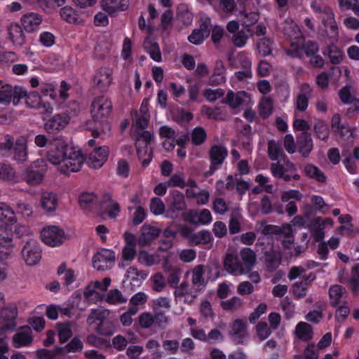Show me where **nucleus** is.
<instances>
[{
	"label": "nucleus",
	"instance_id": "6",
	"mask_svg": "<svg viewBox=\"0 0 359 359\" xmlns=\"http://www.w3.org/2000/svg\"><path fill=\"white\" fill-rule=\"evenodd\" d=\"M82 347L81 341L75 337L64 347L57 346L53 350L39 349L36 351V355L39 359H55L58 355L76 352L81 350Z\"/></svg>",
	"mask_w": 359,
	"mask_h": 359
},
{
	"label": "nucleus",
	"instance_id": "61",
	"mask_svg": "<svg viewBox=\"0 0 359 359\" xmlns=\"http://www.w3.org/2000/svg\"><path fill=\"white\" fill-rule=\"evenodd\" d=\"M163 347L166 352L174 355L176 354L180 349V343L176 339H167L163 341Z\"/></svg>",
	"mask_w": 359,
	"mask_h": 359
},
{
	"label": "nucleus",
	"instance_id": "13",
	"mask_svg": "<svg viewBox=\"0 0 359 359\" xmlns=\"http://www.w3.org/2000/svg\"><path fill=\"white\" fill-rule=\"evenodd\" d=\"M41 236L46 244L54 247L62 243L65 233L58 226H52L44 228L41 232Z\"/></svg>",
	"mask_w": 359,
	"mask_h": 359
},
{
	"label": "nucleus",
	"instance_id": "52",
	"mask_svg": "<svg viewBox=\"0 0 359 359\" xmlns=\"http://www.w3.org/2000/svg\"><path fill=\"white\" fill-rule=\"evenodd\" d=\"M207 138V133L203 127L195 128L191 134V142L195 146L201 145Z\"/></svg>",
	"mask_w": 359,
	"mask_h": 359
},
{
	"label": "nucleus",
	"instance_id": "28",
	"mask_svg": "<svg viewBox=\"0 0 359 359\" xmlns=\"http://www.w3.org/2000/svg\"><path fill=\"white\" fill-rule=\"evenodd\" d=\"M42 16L36 13H28L21 18L24 29L28 32L35 31L42 22Z\"/></svg>",
	"mask_w": 359,
	"mask_h": 359
},
{
	"label": "nucleus",
	"instance_id": "11",
	"mask_svg": "<svg viewBox=\"0 0 359 359\" xmlns=\"http://www.w3.org/2000/svg\"><path fill=\"white\" fill-rule=\"evenodd\" d=\"M208 155L210 165L209 170L205 173L206 177L212 175L223 164L228 155V151L226 147L215 144L211 147Z\"/></svg>",
	"mask_w": 359,
	"mask_h": 359
},
{
	"label": "nucleus",
	"instance_id": "29",
	"mask_svg": "<svg viewBox=\"0 0 359 359\" xmlns=\"http://www.w3.org/2000/svg\"><path fill=\"white\" fill-rule=\"evenodd\" d=\"M297 144L299 147V152L304 158L309 156L313 149V141L309 133H302L297 137Z\"/></svg>",
	"mask_w": 359,
	"mask_h": 359
},
{
	"label": "nucleus",
	"instance_id": "12",
	"mask_svg": "<svg viewBox=\"0 0 359 359\" xmlns=\"http://www.w3.org/2000/svg\"><path fill=\"white\" fill-rule=\"evenodd\" d=\"M224 265L226 271L234 276L246 274L249 272V268L243 264L241 258L232 253L226 255Z\"/></svg>",
	"mask_w": 359,
	"mask_h": 359
},
{
	"label": "nucleus",
	"instance_id": "35",
	"mask_svg": "<svg viewBox=\"0 0 359 359\" xmlns=\"http://www.w3.org/2000/svg\"><path fill=\"white\" fill-rule=\"evenodd\" d=\"M0 180L17 183L19 178L14 168L9 163L0 162Z\"/></svg>",
	"mask_w": 359,
	"mask_h": 359
},
{
	"label": "nucleus",
	"instance_id": "53",
	"mask_svg": "<svg viewBox=\"0 0 359 359\" xmlns=\"http://www.w3.org/2000/svg\"><path fill=\"white\" fill-rule=\"evenodd\" d=\"M151 287L156 292H161L164 290L166 285V282L164 276L161 273H156L154 274L151 278Z\"/></svg>",
	"mask_w": 359,
	"mask_h": 359
},
{
	"label": "nucleus",
	"instance_id": "27",
	"mask_svg": "<svg viewBox=\"0 0 359 359\" xmlns=\"http://www.w3.org/2000/svg\"><path fill=\"white\" fill-rule=\"evenodd\" d=\"M12 233L5 228H0V255L6 257L11 255L13 251Z\"/></svg>",
	"mask_w": 359,
	"mask_h": 359
},
{
	"label": "nucleus",
	"instance_id": "37",
	"mask_svg": "<svg viewBox=\"0 0 359 359\" xmlns=\"http://www.w3.org/2000/svg\"><path fill=\"white\" fill-rule=\"evenodd\" d=\"M41 205L48 212H54L57 207V197L53 192H43L41 198Z\"/></svg>",
	"mask_w": 359,
	"mask_h": 359
},
{
	"label": "nucleus",
	"instance_id": "18",
	"mask_svg": "<svg viewBox=\"0 0 359 359\" xmlns=\"http://www.w3.org/2000/svg\"><path fill=\"white\" fill-rule=\"evenodd\" d=\"M17 316L18 308L14 304H9L8 306L2 309L1 316L5 320V323L1 328L3 332L13 330L15 327V318Z\"/></svg>",
	"mask_w": 359,
	"mask_h": 359
},
{
	"label": "nucleus",
	"instance_id": "20",
	"mask_svg": "<svg viewBox=\"0 0 359 359\" xmlns=\"http://www.w3.org/2000/svg\"><path fill=\"white\" fill-rule=\"evenodd\" d=\"M313 88L308 83H303L300 86V91L294 101L296 111H305L308 107L309 100L311 96Z\"/></svg>",
	"mask_w": 359,
	"mask_h": 359
},
{
	"label": "nucleus",
	"instance_id": "33",
	"mask_svg": "<svg viewBox=\"0 0 359 359\" xmlns=\"http://www.w3.org/2000/svg\"><path fill=\"white\" fill-rule=\"evenodd\" d=\"M247 322L244 319H236L231 325L230 334L238 344L246 335Z\"/></svg>",
	"mask_w": 359,
	"mask_h": 359
},
{
	"label": "nucleus",
	"instance_id": "49",
	"mask_svg": "<svg viewBox=\"0 0 359 359\" xmlns=\"http://www.w3.org/2000/svg\"><path fill=\"white\" fill-rule=\"evenodd\" d=\"M60 14L61 18L69 23L79 24L80 22L79 15L75 11L69 6H65L61 8Z\"/></svg>",
	"mask_w": 359,
	"mask_h": 359
},
{
	"label": "nucleus",
	"instance_id": "56",
	"mask_svg": "<svg viewBox=\"0 0 359 359\" xmlns=\"http://www.w3.org/2000/svg\"><path fill=\"white\" fill-rule=\"evenodd\" d=\"M273 111V102L270 97H264L259 103V113L264 118H267Z\"/></svg>",
	"mask_w": 359,
	"mask_h": 359
},
{
	"label": "nucleus",
	"instance_id": "22",
	"mask_svg": "<svg viewBox=\"0 0 359 359\" xmlns=\"http://www.w3.org/2000/svg\"><path fill=\"white\" fill-rule=\"evenodd\" d=\"M111 82L112 70L110 68L102 67L94 76L93 83L100 90H107Z\"/></svg>",
	"mask_w": 359,
	"mask_h": 359
},
{
	"label": "nucleus",
	"instance_id": "34",
	"mask_svg": "<svg viewBox=\"0 0 359 359\" xmlns=\"http://www.w3.org/2000/svg\"><path fill=\"white\" fill-rule=\"evenodd\" d=\"M248 98V95L244 91H239L235 93L231 90L226 94L223 102L228 104L230 107L236 109L246 102Z\"/></svg>",
	"mask_w": 359,
	"mask_h": 359
},
{
	"label": "nucleus",
	"instance_id": "44",
	"mask_svg": "<svg viewBox=\"0 0 359 359\" xmlns=\"http://www.w3.org/2000/svg\"><path fill=\"white\" fill-rule=\"evenodd\" d=\"M304 172L306 176L315 179L319 182H326V176L324 172L313 164H306L304 167Z\"/></svg>",
	"mask_w": 359,
	"mask_h": 359
},
{
	"label": "nucleus",
	"instance_id": "17",
	"mask_svg": "<svg viewBox=\"0 0 359 359\" xmlns=\"http://www.w3.org/2000/svg\"><path fill=\"white\" fill-rule=\"evenodd\" d=\"M115 259L114 252L110 250L102 249L93 257V265L97 271L104 270L108 263H111Z\"/></svg>",
	"mask_w": 359,
	"mask_h": 359
},
{
	"label": "nucleus",
	"instance_id": "39",
	"mask_svg": "<svg viewBox=\"0 0 359 359\" xmlns=\"http://www.w3.org/2000/svg\"><path fill=\"white\" fill-rule=\"evenodd\" d=\"M347 294L344 287L339 285H334L330 287L329 290V296L330 304L333 306H337L341 301V299Z\"/></svg>",
	"mask_w": 359,
	"mask_h": 359
},
{
	"label": "nucleus",
	"instance_id": "40",
	"mask_svg": "<svg viewBox=\"0 0 359 359\" xmlns=\"http://www.w3.org/2000/svg\"><path fill=\"white\" fill-rule=\"evenodd\" d=\"M295 333L297 337L304 341H310L313 338L312 327L304 322L299 323L297 325Z\"/></svg>",
	"mask_w": 359,
	"mask_h": 359
},
{
	"label": "nucleus",
	"instance_id": "38",
	"mask_svg": "<svg viewBox=\"0 0 359 359\" xmlns=\"http://www.w3.org/2000/svg\"><path fill=\"white\" fill-rule=\"evenodd\" d=\"M0 220L6 224H13L17 222L14 210L6 203H0Z\"/></svg>",
	"mask_w": 359,
	"mask_h": 359
},
{
	"label": "nucleus",
	"instance_id": "26",
	"mask_svg": "<svg viewBox=\"0 0 359 359\" xmlns=\"http://www.w3.org/2000/svg\"><path fill=\"white\" fill-rule=\"evenodd\" d=\"M32 330L29 326L20 327L13 337V344L15 348L29 346L32 341Z\"/></svg>",
	"mask_w": 359,
	"mask_h": 359
},
{
	"label": "nucleus",
	"instance_id": "32",
	"mask_svg": "<svg viewBox=\"0 0 359 359\" xmlns=\"http://www.w3.org/2000/svg\"><path fill=\"white\" fill-rule=\"evenodd\" d=\"M9 39L13 43L22 46L25 43V36L22 27L17 23H11L7 27Z\"/></svg>",
	"mask_w": 359,
	"mask_h": 359
},
{
	"label": "nucleus",
	"instance_id": "8",
	"mask_svg": "<svg viewBox=\"0 0 359 359\" xmlns=\"http://www.w3.org/2000/svg\"><path fill=\"white\" fill-rule=\"evenodd\" d=\"M27 97V91L20 86L5 84L0 88V104L8 105L11 102L16 105L20 100Z\"/></svg>",
	"mask_w": 359,
	"mask_h": 359
},
{
	"label": "nucleus",
	"instance_id": "3",
	"mask_svg": "<svg viewBox=\"0 0 359 359\" xmlns=\"http://www.w3.org/2000/svg\"><path fill=\"white\" fill-rule=\"evenodd\" d=\"M46 171V161L43 158H39L22 170L20 179L29 186L36 187L43 183Z\"/></svg>",
	"mask_w": 359,
	"mask_h": 359
},
{
	"label": "nucleus",
	"instance_id": "63",
	"mask_svg": "<svg viewBox=\"0 0 359 359\" xmlns=\"http://www.w3.org/2000/svg\"><path fill=\"white\" fill-rule=\"evenodd\" d=\"M195 349V343L192 339L187 337L182 340L180 351L182 353L191 355H193L194 350Z\"/></svg>",
	"mask_w": 359,
	"mask_h": 359
},
{
	"label": "nucleus",
	"instance_id": "5",
	"mask_svg": "<svg viewBox=\"0 0 359 359\" xmlns=\"http://www.w3.org/2000/svg\"><path fill=\"white\" fill-rule=\"evenodd\" d=\"M50 149L48 151V161L53 165L61 164L64 158L67 155L69 147L62 137H57L50 140Z\"/></svg>",
	"mask_w": 359,
	"mask_h": 359
},
{
	"label": "nucleus",
	"instance_id": "51",
	"mask_svg": "<svg viewBox=\"0 0 359 359\" xmlns=\"http://www.w3.org/2000/svg\"><path fill=\"white\" fill-rule=\"evenodd\" d=\"M266 269L269 271H275L280 265V260L273 251H269L264 255Z\"/></svg>",
	"mask_w": 359,
	"mask_h": 359
},
{
	"label": "nucleus",
	"instance_id": "46",
	"mask_svg": "<svg viewBox=\"0 0 359 359\" xmlns=\"http://www.w3.org/2000/svg\"><path fill=\"white\" fill-rule=\"evenodd\" d=\"M267 151L269 158L272 161H276L284 156L281 144L273 140L269 141Z\"/></svg>",
	"mask_w": 359,
	"mask_h": 359
},
{
	"label": "nucleus",
	"instance_id": "10",
	"mask_svg": "<svg viewBox=\"0 0 359 359\" xmlns=\"http://www.w3.org/2000/svg\"><path fill=\"white\" fill-rule=\"evenodd\" d=\"M22 257L28 266H34L39 263L41 258V251L37 241L34 239H28L23 246Z\"/></svg>",
	"mask_w": 359,
	"mask_h": 359
},
{
	"label": "nucleus",
	"instance_id": "57",
	"mask_svg": "<svg viewBox=\"0 0 359 359\" xmlns=\"http://www.w3.org/2000/svg\"><path fill=\"white\" fill-rule=\"evenodd\" d=\"M272 41L269 38L260 39L257 43V49L263 57H266L271 53Z\"/></svg>",
	"mask_w": 359,
	"mask_h": 359
},
{
	"label": "nucleus",
	"instance_id": "24",
	"mask_svg": "<svg viewBox=\"0 0 359 359\" xmlns=\"http://www.w3.org/2000/svg\"><path fill=\"white\" fill-rule=\"evenodd\" d=\"M108 147H100L92 151L88 156V163L94 168H100L107 160Z\"/></svg>",
	"mask_w": 359,
	"mask_h": 359
},
{
	"label": "nucleus",
	"instance_id": "23",
	"mask_svg": "<svg viewBox=\"0 0 359 359\" xmlns=\"http://www.w3.org/2000/svg\"><path fill=\"white\" fill-rule=\"evenodd\" d=\"M316 278V274L310 273L307 276H304L300 281L294 283L292 287L294 296L297 298L306 297L308 287L311 285Z\"/></svg>",
	"mask_w": 359,
	"mask_h": 359
},
{
	"label": "nucleus",
	"instance_id": "4",
	"mask_svg": "<svg viewBox=\"0 0 359 359\" xmlns=\"http://www.w3.org/2000/svg\"><path fill=\"white\" fill-rule=\"evenodd\" d=\"M138 322L140 326L143 329L155 327L165 330L169 324V318L161 311H154V313L143 312L139 316Z\"/></svg>",
	"mask_w": 359,
	"mask_h": 359
},
{
	"label": "nucleus",
	"instance_id": "64",
	"mask_svg": "<svg viewBox=\"0 0 359 359\" xmlns=\"http://www.w3.org/2000/svg\"><path fill=\"white\" fill-rule=\"evenodd\" d=\"M256 331L262 341L266 339L271 334V327H269L265 322L258 323L256 326Z\"/></svg>",
	"mask_w": 359,
	"mask_h": 359
},
{
	"label": "nucleus",
	"instance_id": "21",
	"mask_svg": "<svg viewBox=\"0 0 359 359\" xmlns=\"http://www.w3.org/2000/svg\"><path fill=\"white\" fill-rule=\"evenodd\" d=\"M197 292L190 287L189 283L187 281L182 282L175 288L174 295L176 299H182L187 304H191L197 297Z\"/></svg>",
	"mask_w": 359,
	"mask_h": 359
},
{
	"label": "nucleus",
	"instance_id": "19",
	"mask_svg": "<svg viewBox=\"0 0 359 359\" xmlns=\"http://www.w3.org/2000/svg\"><path fill=\"white\" fill-rule=\"evenodd\" d=\"M184 219L194 224H207L212 221V215L208 209L191 210L184 213Z\"/></svg>",
	"mask_w": 359,
	"mask_h": 359
},
{
	"label": "nucleus",
	"instance_id": "2",
	"mask_svg": "<svg viewBox=\"0 0 359 359\" xmlns=\"http://www.w3.org/2000/svg\"><path fill=\"white\" fill-rule=\"evenodd\" d=\"M28 139L27 136L19 135L14 139L11 135H6L4 142L0 143L1 151L12 149L13 158L18 163H23L28 159Z\"/></svg>",
	"mask_w": 359,
	"mask_h": 359
},
{
	"label": "nucleus",
	"instance_id": "54",
	"mask_svg": "<svg viewBox=\"0 0 359 359\" xmlns=\"http://www.w3.org/2000/svg\"><path fill=\"white\" fill-rule=\"evenodd\" d=\"M314 130L317 137L323 140H325L330 135V130L327 125L321 120H318L314 125Z\"/></svg>",
	"mask_w": 359,
	"mask_h": 359
},
{
	"label": "nucleus",
	"instance_id": "43",
	"mask_svg": "<svg viewBox=\"0 0 359 359\" xmlns=\"http://www.w3.org/2000/svg\"><path fill=\"white\" fill-rule=\"evenodd\" d=\"M220 305L226 311L235 312L243 307V301L240 297L234 296L226 301H222Z\"/></svg>",
	"mask_w": 359,
	"mask_h": 359
},
{
	"label": "nucleus",
	"instance_id": "48",
	"mask_svg": "<svg viewBox=\"0 0 359 359\" xmlns=\"http://www.w3.org/2000/svg\"><path fill=\"white\" fill-rule=\"evenodd\" d=\"M355 95V89L351 85L343 87L339 92L340 100L344 104H351L354 102Z\"/></svg>",
	"mask_w": 359,
	"mask_h": 359
},
{
	"label": "nucleus",
	"instance_id": "41",
	"mask_svg": "<svg viewBox=\"0 0 359 359\" xmlns=\"http://www.w3.org/2000/svg\"><path fill=\"white\" fill-rule=\"evenodd\" d=\"M212 238L208 231L203 230L198 233H195L192 236V240L190 243L191 245H212Z\"/></svg>",
	"mask_w": 359,
	"mask_h": 359
},
{
	"label": "nucleus",
	"instance_id": "45",
	"mask_svg": "<svg viewBox=\"0 0 359 359\" xmlns=\"http://www.w3.org/2000/svg\"><path fill=\"white\" fill-rule=\"evenodd\" d=\"M144 48L154 60L156 62L161 60V53L157 43L147 39L144 41Z\"/></svg>",
	"mask_w": 359,
	"mask_h": 359
},
{
	"label": "nucleus",
	"instance_id": "50",
	"mask_svg": "<svg viewBox=\"0 0 359 359\" xmlns=\"http://www.w3.org/2000/svg\"><path fill=\"white\" fill-rule=\"evenodd\" d=\"M105 301L109 304H121L127 302V298L122 294L120 290L114 289L107 293Z\"/></svg>",
	"mask_w": 359,
	"mask_h": 359
},
{
	"label": "nucleus",
	"instance_id": "7",
	"mask_svg": "<svg viewBox=\"0 0 359 359\" xmlns=\"http://www.w3.org/2000/svg\"><path fill=\"white\" fill-rule=\"evenodd\" d=\"M153 135L147 130L139 133L136 136V149L139 159L142 161L143 166L149 165L151 160V151L149 145L152 140Z\"/></svg>",
	"mask_w": 359,
	"mask_h": 359
},
{
	"label": "nucleus",
	"instance_id": "16",
	"mask_svg": "<svg viewBox=\"0 0 359 359\" xmlns=\"http://www.w3.org/2000/svg\"><path fill=\"white\" fill-rule=\"evenodd\" d=\"M206 267L204 265H196L191 271H187L185 276L187 277L189 274L191 275V285L195 292L201 290L206 284L205 279V272Z\"/></svg>",
	"mask_w": 359,
	"mask_h": 359
},
{
	"label": "nucleus",
	"instance_id": "31",
	"mask_svg": "<svg viewBox=\"0 0 359 359\" xmlns=\"http://www.w3.org/2000/svg\"><path fill=\"white\" fill-rule=\"evenodd\" d=\"M210 34L209 25L207 22L201 24L199 28L194 29L189 36L188 40L190 43L199 45L203 42L205 38Z\"/></svg>",
	"mask_w": 359,
	"mask_h": 359
},
{
	"label": "nucleus",
	"instance_id": "47",
	"mask_svg": "<svg viewBox=\"0 0 359 359\" xmlns=\"http://www.w3.org/2000/svg\"><path fill=\"white\" fill-rule=\"evenodd\" d=\"M240 257L243 264L249 268V271H251L256 262L255 253L251 249L245 248L240 252Z\"/></svg>",
	"mask_w": 359,
	"mask_h": 359
},
{
	"label": "nucleus",
	"instance_id": "42",
	"mask_svg": "<svg viewBox=\"0 0 359 359\" xmlns=\"http://www.w3.org/2000/svg\"><path fill=\"white\" fill-rule=\"evenodd\" d=\"M323 54L327 55L331 63L334 65L339 64L343 59L342 50L333 43L327 47L326 50L323 51Z\"/></svg>",
	"mask_w": 359,
	"mask_h": 359
},
{
	"label": "nucleus",
	"instance_id": "1",
	"mask_svg": "<svg viewBox=\"0 0 359 359\" xmlns=\"http://www.w3.org/2000/svg\"><path fill=\"white\" fill-rule=\"evenodd\" d=\"M112 111L111 100L104 96L94 99L91 104L93 119L86 123L87 128L92 131V135L96 138L110 131L111 127L107 118Z\"/></svg>",
	"mask_w": 359,
	"mask_h": 359
},
{
	"label": "nucleus",
	"instance_id": "15",
	"mask_svg": "<svg viewBox=\"0 0 359 359\" xmlns=\"http://www.w3.org/2000/svg\"><path fill=\"white\" fill-rule=\"evenodd\" d=\"M70 116L63 112L55 114L44 123V129L48 133H55L63 130L69 123Z\"/></svg>",
	"mask_w": 359,
	"mask_h": 359
},
{
	"label": "nucleus",
	"instance_id": "55",
	"mask_svg": "<svg viewBox=\"0 0 359 359\" xmlns=\"http://www.w3.org/2000/svg\"><path fill=\"white\" fill-rule=\"evenodd\" d=\"M97 200V196L93 193H83L80 195L79 202L81 208L88 210Z\"/></svg>",
	"mask_w": 359,
	"mask_h": 359
},
{
	"label": "nucleus",
	"instance_id": "9",
	"mask_svg": "<svg viewBox=\"0 0 359 359\" xmlns=\"http://www.w3.org/2000/svg\"><path fill=\"white\" fill-rule=\"evenodd\" d=\"M61 163L60 170L64 173L79 171L84 162V158L79 150L71 148Z\"/></svg>",
	"mask_w": 359,
	"mask_h": 359
},
{
	"label": "nucleus",
	"instance_id": "59",
	"mask_svg": "<svg viewBox=\"0 0 359 359\" xmlns=\"http://www.w3.org/2000/svg\"><path fill=\"white\" fill-rule=\"evenodd\" d=\"M203 96L210 102H215L224 95V90L222 88H207L203 91Z\"/></svg>",
	"mask_w": 359,
	"mask_h": 359
},
{
	"label": "nucleus",
	"instance_id": "25",
	"mask_svg": "<svg viewBox=\"0 0 359 359\" xmlns=\"http://www.w3.org/2000/svg\"><path fill=\"white\" fill-rule=\"evenodd\" d=\"M161 233V230L149 224H144L141 228V235L137 239V243L140 246H145L156 238Z\"/></svg>",
	"mask_w": 359,
	"mask_h": 359
},
{
	"label": "nucleus",
	"instance_id": "60",
	"mask_svg": "<svg viewBox=\"0 0 359 359\" xmlns=\"http://www.w3.org/2000/svg\"><path fill=\"white\" fill-rule=\"evenodd\" d=\"M235 76L238 81H243L252 76L251 62L248 60L244 62L243 69L236 72Z\"/></svg>",
	"mask_w": 359,
	"mask_h": 359
},
{
	"label": "nucleus",
	"instance_id": "62",
	"mask_svg": "<svg viewBox=\"0 0 359 359\" xmlns=\"http://www.w3.org/2000/svg\"><path fill=\"white\" fill-rule=\"evenodd\" d=\"M150 210L154 215H161L165 210V205L159 198H153L150 203Z\"/></svg>",
	"mask_w": 359,
	"mask_h": 359
},
{
	"label": "nucleus",
	"instance_id": "58",
	"mask_svg": "<svg viewBox=\"0 0 359 359\" xmlns=\"http://www.w3.org/2000/svg\"><path fill=\"white\" fill-rule=\"evenodd\" d=\"M57 331L60 343L66 342L72 335V332L67 324H59Z\"/></svg>",
	"mask_w": 359,
	"mask_h": 359
},
{
	"label": "nucleus",
	"instance_id": "30",
	"mask_svg": "<svg viewBox=\"0 0 359 359\" xmlns=\"http://www.w3.org/2000/svg\"><path fill=\"white\" fill-rule=\"evenodd\" d=\"M149 118L147 106L143 104L141 105L139 112L135 111L132 113L133 126L140 129L147 127Z\"/></svg>",
	"mask_w": 359,
	"mask_h": 359
},
{
	"label": "nucleus",
	"instance_id": "14",
	"mask_svg": "<svg viewBox=\"0 0 359 359\" xmlns=\"http://www.w3.org/2000/svg\"><path fill=\"white\" fill-rule=\"evenodd\" d=\"M109 311L102 307L92 309L87 318V323L89 325H91L99 322V325L96 328V332L102 335L110 336L112 334V332L104 331L102 330L104 320L109 316Z\"/></svg>",
	"mask_w": 359,
	"mask_h": 359
},
{
	"label": "nucleus",
	"instance_id": "36",
	"mask_svg": "<svg viewBox=\"0 0 359 359\" xmlns=\"http://www.w3.org/2000/svg\"><path fill=\"white\" fill-rule=\"evenodd\" d=\"M171 201L169 205V209L173 212H180L184 210L187 208L184 200V196L179 191H173L170 195Z\"/></svg>",
	"mask_w": 359,
	"mask_h": 359
}]
</instances>
